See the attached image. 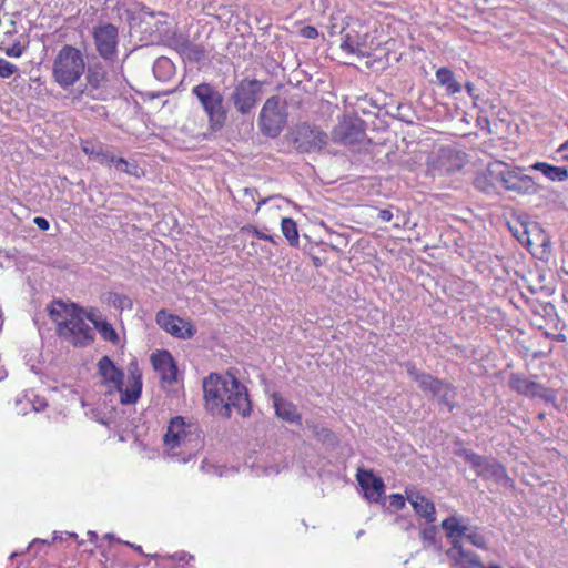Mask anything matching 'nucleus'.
<instances>
[{
	"instance_id": "8fccbe9b",
	"label": "nucleus",
	"mask_w": 568,
	"mask_h": 568,
	"mask_svg": "<svg viewBox=\"0 0 568 568\" xmlns=\"http://www.w3.org/2000/svg\"><path fill=\"white\" fill-rule=\"evenodd\" d=\"M556 339L560 341V342H565L566 341V336L564 334H559V335H557Z\"/></svg>"
},
{
	"instance_id": "6ab92c4d",
	"label": "nucleus",
	"mask_w": 568,
	"mask_h": 568,
	"mask_svg": "<svg viewBox=\"0 0 568 568\" xmlns=\"http://www.w3.org/2000/svg\"><path fill=\"white\" fill-rule=\"evenodd\" d=\"M357 481L362 489L364 490L365 497L369 501H379L385 491V485L381 477H377L373 474L372 470H362L357 471Z\"/></svg>"
},
{
	"instance_id": "a211bd4d",
	"label": "nucleus",
	"mask_w": 568,
	"mask_h": 568,
	"mask_svg": "<svg viewBox=\"0 0 568 568\" xmlns=\"http://www.w3.org/2000/svg\"><path fill=\"white\" fill-rule=\"evenodd\" d=\"M294 142L297 150L311 153L320 151L326 145L327 134L318 129L303 125L298 128Z\"/></svg>"
},
{
	"instance_id": "bb28decb",
	"label": "nucleus",
	"mask_w": 568,
	"mask_h": 568,
	"mask_svg": "<svg viewBox=\"0 0 568 568\" xmlns=\"http://www.w3.org/2000/svg\"><path fill=\"white\" fill-rule=\"evenodd\" d=\"M87 318L94 325V329H97L100 333L102 339L110 342L114 345L119 343V334L109 322L98 321L93 317L91 313H88Z\"/></svg>"
},
{
	"instance_id": "6e6552de",
	"label": "nucleus",
	"mask_w": 568,
	"mask_h": 568,
	"mask_svg": "<svg viewBox=\"0 0 568 568\" xmlns=\"http://www.w3.org/2000/svg\"><path fill=\"white\" fill-rule=\"evenodd\" d=\"M200 427L196 423L189 420L186 422L182 416H175L170 419L166 427V433L163 437V444L172 455H178L176 449L182 446H186L194 439L200 438Z\"/></svg>"
},
{
	"instance_id": "49530a36",
	"label": "nucleus",
	"mask_w": 568,
	"mask_h": 568,
	"mask_svg": "<svg viewBox=\"0 0 568 568\" xmlns=\"http://www.w3.org/2000/svg\"><path fill=\"white\" fill-rule=\"evenodd\" d=\"M408 375L418 383V376L424 375L425 373L418 372L415 365H408L407 367Z\"/></svg>"
},
{
	"instance_id": "ea45409f",
	"label": "nucleus",
	"mask_w": 568,
	"mask_h": 568,
	"mask_svg": "<svg viewBox=\"0 0 568 568\" xmlns=\"http://www.w3.org/2000/svg\"><path fill=\"white\" fill-rule=\"evenodd\" d=\"M301 34L306 39H316L318 37V31L313 26H306L301 29Z\"/></svg>"
},
{
	"instance_id": "0eeeda50",
	"label": "nucleus",
	"mask_w": 568,
	"mask_h": 568,
	"mask_svg": "<svg viewBox=\"0 0 568 568\" xmlns=\"http://www.w3.org/2000/svg\"><path fill=\"white\" fill-rule=\"evenodd\" d=\"M520 168L509 170L507 164L495 162L488 165V174L500 182L507 191L518 194L531 195L538 192V185L534 179L526 174H520Z\"/></svg>"
},
{
	"instance_id": "09e8293b",
	"label": "nucleus",
	"mask_w": 568,
	"mask_h": 568,
	"mask_svg": "<svg viewBox=\"0 0 568 568\" xmlns=\"http://www.w3.org/2000/svg\"><path fill=\"white\" fill-rule=\"evenodd\" d=\"M247 254H248L250 256H253V255H257V254H258L257 244H256L254 241H252V242L250 243V250L247 251Z\"/></svg>"
},
{
	"instance_id": "b1692460",
	"label": "nucleus",
	"mask_w": 568,
	"mask_h": 568,
	"mask_svg": "<svg viewBox=\"0 0 568 568\" xmlns=\"http://www.w3.org/2000/svg\"><path fill=\"white\" fill-rule=\"evenodd\" d=\"M12 30H8L0 43V50L10 58H20L24 51L26 45L20 40L12 39L16 36V23L11 21Z\"/></svg>"
},
{
	"instance_id": "7c9ffc66",
	"label": "nucleus",
	"mask_w": 568,
	"mask_h": 568,
	"mask_svg": "<svg viewBox=\"0 0 568 568\" xmlns=\"http://www.w3.org/2000/svg\"><path fill=\"white\" fill-rule=\"evenodd\" d=\"M427 393L432 394L434 397L442 399L445 403H448L450 398L454 397L453 390L449 387V385L438 378L437 383H433Z\"/></svg>"
},
{
	"instance_id": "c9c22d12",
	"label": "nucleus",
	"mask_w": 568,
	"mask_h": 568,
	"mask_svg": "<svg viewBox=\"0 0 568 568\" xmlns=\"http://www.w3.org/2000/svg\"><path fill=\"white\" fill-rule=\"evenodd\" d=\"M18 71L16 64L7 61L6 59H0V78L8 79L12 77Z\"/></svg>"
},
{
	"instance_id": "1a4fd4ad",
	"label": "nucleus",
	"mask_w": 568,
	"mask_h": 568,
	"mask_svg": "<svg viewBox=\"0 0 568 568\" xmlns=\"http://www.w3.org/2000/svg\"><path fill=\"white\" fill-rule=\"evenodd\" d=\"M85 82L73 100L87 97L95 101H104L108 95V72L101 63L89 65L84 72Z\"/></svg>"
},
{
	"instance_id": "412c9836",
	"label": "nucleus",
	"mask_w": 568,
	"mask_h": 568,
	"mask_svg": "<svg viewBox=\"0 0 568 568\" xmlns=\"http://www.w3.org/2000/svg\"><path fill=\"white\" fill-rule=\"evenodd\" d=\"M442 527L446 532V537L449 542L453 545L450 549H448L447 555L459 561L462 558V525L455 517L447 518L443 520Z\"/></svg>"
},
{
	"instance_id": "c03bdc74",
	"label": "nucleus",
	"mask_w": 568,
	"mask_h": 568,
	"mask_svg": "<svg viewBox=\"0 0 568 568\" xmlns=\"http://www.w3.org/2000/svg\"><path fill=\"white\" fill-rule=\"evenodd\" d=\"M313 433L317 436V437H329L332 436V432L325 427H320L318 425H314L313 427Z\"/></svg>"
},
{
	"instance_id": "393cba45",
	"label": "nucleus",
	"mask_w": 568,
	"mask_h": 568,
	"mask_svg": "<svg viewBox=\"0 0 568 568\" xmlns=\"http://www.w3.org/2000/svg\"><path fill=\"white\" fill-rule=\"evenodd\" d=\"M529 169L539 171L551 182H565L568 180V170L566 166H557L547 162H535Z\"/></svg>"
},
{
	"instance_id": "79ce46f5",
	"label": "nucleus",
	"mask_w": 568,
	"mask_h": 568,
	"mask_svg": "<svg viewBox=\"0 0 568 568\" xmlns=\"http://www.w3.org/2000/svg\"><path fill=\"white\" fill-rule=\"evenodd\" d=\"M159 69H172V64L166 58H159L154 63V71Z\"/></svg>"
},
{
	"instance_id": "423d86ee",
	"label": "nucleus",
	"mask_w": 568,
	"mask_h": 568,
	"mask_svg": "<svg viewBox=\"0 0 568 568\" xmlns=\"http://www.w3.org/2000/svg\"><path fill=\"white\" fill-rule=\"evenodd\" d=\"M209 121L212 131L221 130L227 120V109L221 92L209 82H202L192 89Z\"/></svg>"
},
{
	"instance_id": "7ed1b4c3",
	"label": "nucleus",
	"mask_w": 568,
	"mask_h": 568,
	"mask_svg": "<svg viewBox=\"0 0 568 568\" xmlns=\"http://www.w3.org/2000/svg\"><path fill=\"white\" fill-rule=\"evenodd\" d=\"M97 366L101 384L106 388L108 394L119 393L120 403L123 405L138 402L142 393V375L136 366L130 369L125 387H123V371L116 367L109 356H102Z\"/></svg>"
},
{
	"instance_id": "a18cd8bd",
	"label": "nucleus",
	"mask_w": 568,
	"mask_h": 568,
	"mask_svg": "<svg viewBox=\"0 0 568 568\" xmlns=\"http://www.w3.org/2000/svg\"><path fill=\"white\" fill-rule=\"evenodd\" d=\"M112 302L115 306L123 307L125 303H130V300L125 295L114 294Z\"/></svg>"
},
{
	"instance_id": "c756f323",
	"label": "nucleus",
	"mask_w": 568,
	"mask_h": 568,
	"mask_svg": "<svg viewBox=\"0 0 568 568\" xmlns=\"http://www.w3.org/2000/svg\"><path fill=\"white\" fill-rule=\"evenodd\" d=\"M465 541L480 549H486L487 546V539L484 532L478 528H468L464 526V542Z\"/></svg>"
},
{
	"instance_id": "473e14b6",
	"label": "nucleus",
	"mask_w": 568,
	"mask_h": 568,
	"mask_svg": "<svg viewBox=\"0 0 568 568\" xmlns=\"http://www.w3.org/2000/svg\"><path fill=\"white\" fill-rule=\"evenodd\" d=\"M494 178H491L488 172L486 174H479L475 178L474 185L485 192V193H491L494 191V184H493Z\"/></svg>"
},
{
	"instance_id": "f8f14e48",
	"label": "nucleus",
	"mask_w": 568,
	"mask_h": 568,
	"mask_svg": "<svg viewBox=\"0 0 568 568\" xmlns=\"http://www.w3.org/2000/svg\"><path fill=\"white\" fill-rule=\"evenodd\" d=\"M464 88L471 103L470 112H464V122L469 123V116L476 120L477 126L481 130L488 129L489 120L486 114L493 105L486 97V91L471 82L465 83Z\"/></svg>"
},
{
	"instance_id": "9b49d317",
	"label": "nucleus",
	"mask_w": 568,
	"mask_h": 568,
	"mask_svg": "<svg viewBox=\"0 0 568 568\" xmlns=\"http://www.w3.org/2000/svg\"><path fill=\"white\" fill-rule=\"evenodd\" d=\"M464 460L468 462L477 475L484 479L493 480L499 486H511V479L507 475L506 468L494 459L481 457L464 449Z\"/></svg>"
},
{
	"instance_id": "ddd939ff",
	"label": "nucleus",
	"mask_w": 568,
	"mask_h": 568,
	"mask_svg": "<svg viewBox=\"0 0 568 568\" xmlns=\"http://www.w3.org/2000/svg\"><path fill=\"white\" fill-rule=\"evenodd\" d=\"M261 131L271 138L277 136L286 123V115L280 110V98H268L260 112Z\"/></svg>"
},
{
	"instance_id": "603ef678",
	"label": "nucleus",
	"mask_w": 568,
	"mask_h": 568,
	"mask_svg": "<svg viewBox=\"0 0 568 568\" xmlns=\"http://www.w3.org/2000/svg\"><path fill=\"white\" fill-rule=\"evenodd\" d=\"M470 285H465L463 286V290L465 291L466 288H469Z\"/></svg>"
},
{
	"instance_id": "3c124183",
	"label": "nucleus",
	"mask_w": 568,
	"mask_h": 568,
	"mask_svg": "<svg viewBox=\"0 0 568 568\" xmlns=\"http://www.w3.org/2000/svg\"><path fill=\"white\" fill-rule=\"evenodd\" d=\"M265 202H266V200H265V199H264V200L258 201V203H257V207H256V211H258V210H260V207H261V205H263Z\"/></svg>"
},
{
	"instance_id": "f03ea898",
	"label": "nucleus",
	"mask_w": 568,
	"mask_h": 568,
	"mask_svg": "<svg viewBox=\"0 0 568 568\" xmlns=\"http://www.w3.org/2000/svg\"><path fill=\"white\" fill-rule=\"evenodd\" d=\"M48 312L57 324L59 336L74 347H85L94 342V328L85 322L88 314L79 305L55 301L48 306Z\"/></svg>"
},
{
	"instance_id": "f3484780",
	"label": "nucleus",
	"mask_w": 568,
	"mask_h": 568,
	"mask_svg": "<svg viewBox=\"0 0 568 568\" xmlns=\"http://www.w3.org/2000/svg\"><path fill=\"white\" fill-rule=\"evenodd\" d=\"M155 321L163 331L176 338L189 339L196 334V327L191 320L182 318L165 310L156 313Z\"/></svg>"
},
{
	"instance_id": "c85d7f7f",
	"label": "nucleus",
	"mask_w": 568,
	"mask_h": 568,
	"mask_svg": "<svg viewBox=\"0 0 568 568\" xmlns=\"http://www.w3.org/2000/svg\"><path fill=\"white\" fill-rule=\"evenodd\" d=\"M436 79L438 83L443 87L447 88V91L450 93H456L459 91L460 85L455 81L453 72L447 68H440L436 72Z\"/></svg>"
},
{
	"instance_id": "39448f33",
	"label": "nucleus",
	"mask_w": 568,
	"mask_h": 568,
	"mask_svg": "<svg viewBox=\"0 0 568 568\" xmlns=\"http://www.w3.org/2000/svg\"><path fill=\"white\" fill-rule=\"evenodd\" d=\"M384 42L382 34L376 28L371 29L361 21H355L343 36L341 48L348 53L359 57H372L375 51L381 49Z\"/></svg>"
},
{
	"instance_id": "4468645a",
	"label": "nucleus",
	"mask_w": 568,
	"mask_h": 568,
	"mask_svg": "<svg viewBox=\"0 0 568 568\" xmlns=\"http://www.w3.org/2000/svg\"><path fill=\"white\" fill-rule=\"evenodd\" d=\"M508 384L509 387L519 395L530 398H540L546 403L554 404L556 402L557 396L551 388L529 379L524 374L513 373L509 376Z\"/></svg>"
},
{
	"instance_id": "72a5a7b5",
	"label": "nucleus",
	"mask_w": 568,
	"mask_h": 568,
	"mask_svg": "<svg viewBox=\"0 0 568 568\" xmlns=\"http://www.w3.org/2000/svg\"><path fill=\"white\" fill-rule=\"evenodd\" d=\"M464 568H486L477 556L467 552L464 549ZM490 568H501L500 566H491Z\"/></svg>"
},
{
	"instance_id": "2f4dec72",
	"label": "nucleus",
	"mask_w": 568,
	"mask_h": 568,
	"mask_svg": "<svg viewBox=\"0 0 568 568\" xmlns=\"http://www.w3.org/2000/svg\"><path fill=\"white\" fill-rule=\"evenodd\" d=\"M240 233L241 234H246V235H252L254 237H256L257 240H263V241H267L270 243H272L273 245H277L278 244V237H275L271 234H267L261 230H258L255 225L253 224H245L243 225L241 229H240Z\"/></svg>"
},
{
	"instance_id": "5701e85b",
	"label": "nucleus",
	"mask_w": 568,
	"mask_h": 568,
	"mask_svg": "<svg viewBox=\"0 0 568 568\" xmlns=\"http://www.w3.org/2000/svg\"><path fill=\"white\" fill-rule=\"evenodd\" d=\"M273 404L275 414L282 420L288 424H302V416L297 410V407L292 402H288L277 394L273 395Z\"/></svg>"
},
{
	"instance_id": "de8ad7c7",
	"label": "nucleus",
	"mask_w": 568,
	"mask_h": 568,
	"mask_svg": "<svg viewBox=\"0 0 568 568\" xmlns=\"http://www.w3.org/2000/svg\"><path fill=\"white\" fill-rule=\"evenodd\" d=\"M378 219L383 222H390L393 219V213L389 210H381L378 212Z\"/></svg>"
},
{
	"instance_id": "2eb2a0df",
	"label": "nucleus",
	"mask_w": 568,
	"mask_h": 568,
	"mask_svg": "<svg viewBox=\"0 0 568 568\" xmlns=\"http://www.w3.org/2000/svg\"><path fill=\"white\" fill-rule=\"evenodd\" d=\"M95 49L103 60H113L118 52L119 29L112 23H101L93 28Z\"/></svg>"
},
{
	"instance_id": "aec40b11",
	"label": "nucleus",
	"mask_w": 568,
	"mask_h": 568,
	"mask_svg": "<svg viewBox=\"0 0 568 568\" xmlns=\"http://www.w3.org/2000/svg\"><path fill=\"white\" fill-rule=\"evenodd\" d=\"M152 364L162 382L173 384L176 382L178 367L172 355L168 351L152 355Z\"/></svg>"
},
{
	"instance_id": "37998d69",
	"label": "nucleus",
	"mask_w": 568,
	"mask_h": 568,
	"mask_svg": "<svg viewBox=\"0 0 568 568\" xmlns=\"http://www.w3.org/2000/svg\"><path fill=\"white\" fill-rule=\"evenodd\" d=\"M33 223L41 230V231H48L50 227L49 221L45 217L42 216H36L33 219Z\"/></svg>"
},
{
	"instance_id": "20e7f679",
	"label": "nucleus",
	"mask_w": 568,
	"mask_h": 568,
	"mask_svg": "<svg viewBox=\"0 0 568 568\" xmlns=\"http://www.w3.org/2000/svg\"><path fill=\"white\" fill-rule=\"evenodd\" d=\"M85 72L82 51L71 44H64L52 62V79L62 89L72 88Z\"/></svg>"
},
{
	"instance_id": "f704fd0d",
	"label": "nucleus",
	"mask_w": 568,
	"mask_h": 568,
	"mask_svg": "<svg viewBox=\"0 0 568 568\" xmlns=\"http://www.w3.org/2000/svg\"><path fill=\"white\" fill-rule=\"evenodd\" d=\"M116 169L131 175L136 174L138 165L129 163L124 158H115L113 162Z\"/></svg>"
},
{
	"instance_id": "4c0bfd02",
	"label": "nucleus",
	"mask_w": 568,
	"mask_h": 568,
	"mask_svg": "<svg viewBox=\"0 0 568 568\" xmlns=\"http://www.w3.org/2000/svg\"><path fill=\"white\" fill-rule=\"evenodd\" d=\"M81 149L83 151L84 154H87L88 156H93V158H98L102 146L101 145H94L92 142L90 141H82L81 142Z\"/></svg>"
},
{
	"instance_id": "9d476101",
	"label": "nucleus",
	"mask_w": 568,
	"mask_h": 568,
	"mask_svg": "<svg viewBox=\"0 0 568 568\" xmlns=\"http://www.w3.org/2000/svg\"><path fill=\"white\" fill-rule=\"evenodd\" d=\"M263 92V82L256 79H243L234 88L231 101L241 114L250 113L258 103Z\"/></svg>"
},
{
	"instance_id": "cd10ccee",
	"label": "nucleus",
	"mask_w": 568,
	"mask_h": 568,
	"mask_svg": "<svg viewBox=\"0 0 568 568\" xmlns=\"http://www.w3.org/2000/svg\"><path fill=\"white\" fill-rule=\"evenodd\" d=\"M281 231L291 246L297 247L300 245L297 224L292 217L281 220Z\"/></svg>"
},
{
	"instance_id": "4be33fe9",
	"label": "nucleus",
	"mask_w": 568,
	"mask_h": 568,
	"mask_svg": "<svg viewBox=\"0 0 568 568\" xmlns=\"http://www.w3.org/2000/svg\"><path fill=\"white\" fill-rule=\"evenodd\" d=\"M407 499L412 504L414 510L428 523L436 520L435 506L433 501L426 498L417 490H406Z\"/></svg>"
},
{
	"instance_id": "e433bc0d",
	"label": "nucleus",
	"mask_w": 568,
	"mask_h": 568,
	"mask_svg": "<svg viewBox=\"0 0 568 568\" xmlns=\"http://www.w3.org/2000/svg\"><path fill=\"white\" fill-rule=\"evenodd\" d=\"M433 383H437V377L430 374L425 373L424 375L418 376V386L424 393L428 392Z\"/></svg>"
},
{
	"instance_id": "f257e3e1",
	"label": "nucleus",
	"mask_w": 568,
	"mask_h": 568,
	"mask_svg": "<svg viewBox=\"0 0 568 568\" xmlns=\"http://www.w3.org/2000/svg\"><path fill=\"white\" fill-rule=\"evenodd\" d=\"M204 407L215 417L230 419L233 410L242 417L252 413L247 388L231 372L211 373L203 379Z\"/></svg>"
},
{
	"instance_id": "a878e982",
	"label": "nucleus",
	"mask_w": 568,
	"mask_h": 568,
	"mask_svg": "<svg viewBox=\"0 0 568 568\" xmlns=\"http://www.w3.org/2000/svg\"><path fill=\"white\" fill-rule=\"evenodd\" d=\"M175 49L183 59L191 62H200L205 58L204 48L189 41L187 39L176 43Z\"/></svg>"
},
{
	"instance_id": "dca6fc26",
	"label": "nucleus",
	"mask_w": 568,
	"mask_h": 568,
	"mask_svg": "<svg viewBox=\"0 0 568 568\" xmlns=\"http://www.w3.org/2000/svg\"><path fill=\"white\" fill-rule=\"evenodd\" d=\"M335 143L354 145L365 138L364 121L358 116L345 115L332 131Z\"/></svg>"
},
{
	"instance_id": "a19ab883",
	"label": "nucleus",
	"mask_w": 568,
	"mask_h": 568,
	"mask_svg": "<svg viewBox=\"0 0 568 568\" xmlns=\"http://www.w3.org/2000/svg\"><path fill=\"white\" fill-rule=\"evenodd\" d=\"M390 505L397 509H400L405 505V498L399 494H393L390 496Z\"/></svg>"
},
{
	"instance_id": "58836bf2",
	"label": "nucleus",
	"mask_w": 568,
	"mask_h": 568,
	"mask_svg": "<svg viewBox=\"0 0 568 568\" xmlns=\"http://www.w3.org/2000/svg\"><path fill=\"white\" fill-rule=\"evenodd\" d=\"M115 158L116 156L112 152L103 150L102 148L97 160L103 165H112L113 162H115Z\"/></svg>"
}]
</instances>
